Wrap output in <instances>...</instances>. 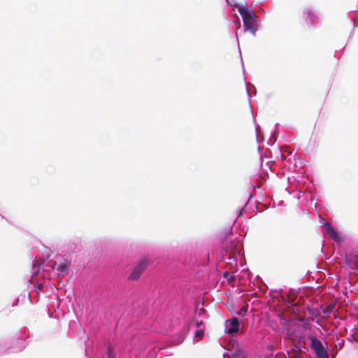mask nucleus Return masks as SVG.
<instances>
[{"label": "nucleus", "mask_w": 358, "mask_h": 358, "mask_svg": "<svg viewBox=\"0 0 358 358\" xmlns=\"http://www.w3.org/2000/svg\"><path fill=\"white\" fill-rule=\"evenodd\" d=\"M238 13L241 15L243 21V25L245 29L250 30L252 34H255L256 28V15L254 12L248 8V6H240L238 8Z\"/></svg>", "instance_id": "nucleus-1"}, {"label": "nucleus", "mask_w": 358, "mask_h": 358, "mask_svg": "<svg viewBox=\"0 0 358 358\" xmlns=\"http://www.w3.org/2000/svg\"><path fill=\"white\" fill-rule=\"evenodd\" d=\"M318 20V17L316 16L313 10L310 9H306L303 12V17L299 21V25L303 29H315Z\"/></svg>", "instance_id": "nucleus-2"}, {"label": "nucleus", "mask_w": 358, "mask_h": 358, "mask_svg": "<svg viewBox=\"0 0 358 358\" xmlns=\"http://www.w3.org/2000/svg\"><path fill=\"white\" fill-rule=\"evenodd\" d=\"M282 299L290 306H294L304 303L305 299L303 296H297V292H281Z\"/></svg>", "instance_id": "nucleus-3"}, {"label": "nucleus", "mask_w": 358, "mask_h": 358, "mask_svg": "<svg viewBox=\"0 0 358 358\" xmlns=\"http://www.w3.org/2000/svg\"><path fill=\"white\" fill-rule=\"evenodd\" d=\"M147 261L143 260L139 262L133 269L131 274L129 275V279L131 280H136L139 278L142 273L145 271L147 266Z\"/></svg>", "instance_id": "nucleus-4"}, {"label": "nucleus", "mask_w": 358, "mask_h": 358, "mask_svg": "<svg viewBox=\"0 0 358 358\" xmlns=\"http://www.w3.org/2000/svg\"><path fill=\"white\" fill-rule=\"evenodd\" d=\"M71 264V259L69 257H65L60 262L57 267V271L59 275L63 276L67 275L69 273V267Z\"/></svg>", "instance_id": "nucleus-5"}, {"label": "nucleus", "mask_w": 358, "mask_h": 358, "mask_svg": "<svg viewBox=\"0 0 358 358\" xmlns=\"http://www.w3.org/2000/svg\"><path fill=\"white\" fill-rule=\"evenodd\" d=\"M310 347L312 349L314 350L316 355L327 352V350L323 347L322 342L320 340H318L316 337H310Z\"/></svg>", "instance_id": "nucleus-6"}, {"label": "nucleus", "mask_w": 358, "mask_h": 358, "mask_svg": "<svg viewBox=\"0 0 358 358\" xmlns=\"http://www.w3.org/2000/svg\"><path fill=\"white\" fill-rule=\"evenodd\" d=\"M324 227L326 229L327 234L329 236L335 241L339 242L341 240V238L339 237L336 229L334 227L331 225L329 222H325L324 224Z\"/></svg>", "instance_id": "nucleus-7"}, {"label": "nucleus", "mask_w": 358, "mask_h": 358, "mask_svg": "<svg viewBox=\"0 0 358 358\" xmlns=\"http://www.w3.org/2000/svg\"><path fill=\"white\" fill-rule=\"evenodd\" d=\"M230 327L227 329V333L233 335L236 334L239 329V322L237 317H232L229 320Z\"/></svg>", "instance_id": "nucleus-8"}, {"label": "nucleus", "mask_w": 358, "mask_h": 358, "mask_svg": "<svg viewBox=\"0 0 358 358\" xmlns=\"http://www.w3.org/2000/svg\"><path fill=\"white\" fill-rule=\"evenodd\" d=\"M231 356L232 358H245L244 351L240 349L238 345L231 350Z\"/></svg>", "instance_id": "nucleus-9"}, {"label": "nucleus", "mask_w": 358, "mask_h": 358, "mask_svg": "<svg viewBox=\"0 0 358 358\" xmlns=\"http://www.w3.org/2000/svg\"><path fill=\"white\" fill-rule=\"evenodd\" d=\"M223 278L229 285H231L236 280V275L234 273L226 271L223 273ZM222 283H224V280H223Z\"/></svg>", "instance_id": "nucleus-10"}, {"label": "nucleus", "mask_w": 358, "mask_h": 358, "mask_svg": "<svg viewBox=\"0 0 358 358\" xmlns=\"http://www.w3.org/2000/svg\"><path fill=\"white\" fill-rule=\"evenodd\" d=\"M335 308V303H329L327 305V306L323 310V313L324 314H329L331 312L333 311V310Z\"/></svg>", "instance_id": "nucleus-11"}, {"label": "nucleus", "mask_w": 358, "mask_h": 358, "mask_svg": "<svg viewBox=\"0 0 358 358\" xmlns=\"http://www.w3.org/2000/svg\"><path fill=\"white\" fill-rule=\"evenodd\" d=\"M203 336H204V331L202 329H198L194 333V336L196 338H198L199 339H201L203 337Z\"/></svg>", "instance_id": "nucleus-12"}, {"label": "nucleus", "mask_w": 358, "mask_h": 358, "mask_svg": "<svg viewBox=\"0 0 358 358\" xmlns=\"http://www.w3.org/2000/svg\"><path fill=\"white\" fill-rule=\"evenodd\" d=\"M289 358H303L301 352H296V353H288Z\"/></svg>", "instance_id": "nucleus-13"}, {"label": "nucleus", "mask_w": 358, "mask_h": 358, "mask_svg": "<svg viewBox=\"0 0 358 358\" xmlns=\"http://www.w3.org/2000/svg\"><path fill=\"white\" fill-rule=\"evenodd\" d=\"M107 355H108V357H115V355L113 353V348L110 345H109L108 347V350H107Z\"/></svg>", "instance_id": "nucleus-14"}, {"label": "nucleus", "mask_w": 358, "mask_h": 358, "mask_svg": "<svg viewBox=\"0 0 358 358\" xmlns=\"http://www.w3.org/2000/svg\"><path fill=\"white\" fill-rule=\"evenodd\" d=\"M247 310H248V309H247V308H246V307H245V306H243V307H242V308L240 309V310H239V312L238 313V315H243V314H245V313L247 312Z\"/></svg>", "instance_id": "nucleus-15"}, {"label": "nucleus", "mask_w": 358, "mask_h": 358, "mask_svg": "<svg viewBox=\"0 0 358 358\" xmlns=\"http://www.w3.org/2000/svg\"><path fill=\"white\" fill-rule=\"evenodd\" d=\"M301 352V350L299 348L295 347V348H292L288 353H296V352Z\"/></svg>", "instance_id": "nucleus-16"}, {"label": "nucleus", "mask_w": 358, "mask_h": 358, "mask_svg": "<svg viewBox=\"0 0 358 358\" xmlns=\"http://www.w3.org/2000/svg\"><path fill=\"white\" fill-rule=\"evenodd\" d=\"M56 265H57V262H53L52 260L49 261L47 264V266H49L50 267H51L52 268H54Z\"/></svg>", "instance_id": "nucleus-17"}, {"label": "nucleus", "mask_w": 358, "mask_h": 358, "mask_svg": "<svg viewBox=\"0 0 358 358\" xmlns=\"http://www.w3.org/2000/svg\"><path fill=\"white\" fill-rule=\"evenodd\" d=\"M316 356H317V358H329L327 352L322 354V355H318Z\"/></svg>", "instance_id": "nucleus-18"}, {"label": "nucleus", "mask_w": 358, "mask_h": 358, "mask_svg": "<svg viewBox=\"0 0 358 358\" xmlns=\"http://www.w3.org/2000/svg\"><path fill=\"white\" fill-rule=\"evenodd\" d=\"M36 288L39 290H41L43 289V285L41 282H38L36 285Z\"/></svg>", "instance_id": "nucleus-19"}, {"label": "nucleus", "mask_w": 358, "mask_h": 358, "mask_svg": "<svg viewBox=\"0 0 358 358\" xmlns=\"http://www.w3.org/2000/svg\"><path fill=\"white\" fill-rule=\"evenodd\" d=\"M203 324V322L202 321H197L196 323V326L197 328H199L201 325Z\"/></svg>", "instance_id": "nucleus-20"}, {"label": "nucleus", "mask_w": 358, "mask_h": 358, "mask_svg": "<svg viewBox=\"0 0 358 358\" xmlns=\"http://www.w3.org/2000/svg\"><path fill=\"white\" fill-rule=\"evenodd\" d=\"M259 292H255V294H253L254 296H256V297H259L260 296L259 294Z\"/></svg>", "instance_id": "nucleus-21"}, {"label": "nucleus", "mask_w": 358, "mask_h": 358, "mask_svg": "<svg viewBox=\"0 0 358 358\" xmlns=\"http://www.w3.org/2000/svg\"><path fill=\"white\" fill-rule=\"evenodd\" d=\"M108 358H115V357H108Z\"/></svg>", "instance_id": "nucleus-22"}]
</instances>
